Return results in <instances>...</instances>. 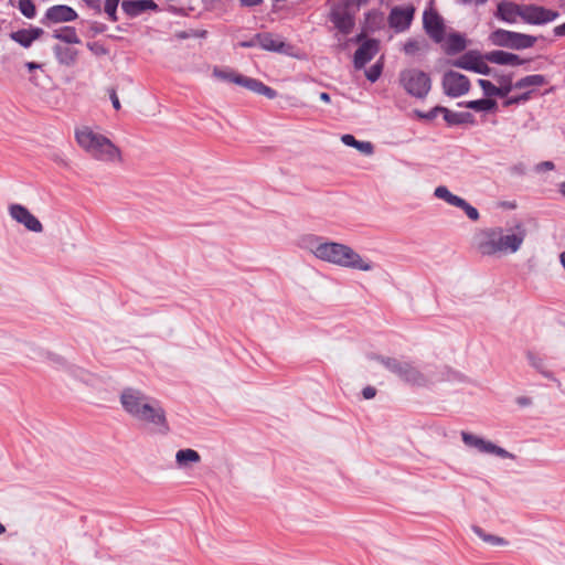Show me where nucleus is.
I'll use <instances>...</instances> for the list:
<instances>
[{
  "instance_id": "nucleus-61",
  "label": "nucleus",
  "mask_w": 565,
  "mask_h": 565,
  "mask_svg": "<svg viewBox=\"0 0 565 565\" xmlns=\"http://www.w3.org/2000/svg\"><path fill=\"white\" fill-rule=\"evenodd\" d=\"M6 532L4 525L0 522V535Z\"/></svg>"
},
{
  "instance_id": "nucleus-3",
  "label": "nucleus",
  "mask_w": 565,
  "mask_h": 565,
  "mask_svg": "<svg viewBox=\"0 0 565 565\" xmlns=\"http://www.w3.org/2000/svg\"><path fill=\"white\" fill-rule=\"evenodd\" d=\"M75 140L78 147L92 159L108 164L122 162V154L107 136L95 130L90 126H79L75 128Z\"/></svg>"
},
{
  "instance_id": "nucleus-14",
  "label": "nucleus",
  "mask_w": 565,
  "mask_h": 565,
  "mask_svg": "<svg viewBox=\"0 0 565 565\" xmlns=\"http://www.w3.org/2000/svg\"><path fill=\"white\" fill-rule=\"evenodd\" d=\"M558 12L535 4H524L522 21L529 24H545L554 21Z\"/></svg>"
},
{
  "instance_id": "nucleus-11",
  "label": "nucleus",
  "mask_w": 565,
  "mask_h": 565,
  "mask_svg": "<svg viewBox=\"0 0 565 565\" xmlns=\"http://www.w3.org/2000/svg\"><path fill=\"white\" fill-rule=\"evenodd\" d=\"M9 215L17 223L24 226L25 230L33 233H42L43 224L40 220L33 215L24 205L19 203H13L8 207Z\"/></svg>"
},
{
  "instance_id": "nucleus-9",
  "label": "nucleus",
  "mask_w": 565,
  "mask_h": 565,
  "mask_svg": "<svg viewBox=\"0 0 565 565\" xmlns=\"http://www.w3.org/2000/svg\"><path fill=\"white\" fill-rule=\"evenodd\" d=\"M153 399L142 391L134 387H127L120 394V404L124 411L135 420L140 417L141 413H145L143 411Z\"/></svg>"
},
{
  "instance_id": "nucleus-30",
  "label": "nucleus",
  "mask_w": 565,
  "mask_h": 565,
  "mask_svg": "<svg viewBox=\"0 0 565 565\" xmlns=\"http://www.w3.org/2000/svg\"><path fill=\"white\" fill-rule=\"evenodd\" d=\"M53 36L57 40H61L68 44H78L81 40L76 33L75 28L73 26H64L58 30H55Z\"/></svg>"
},
{
  "instance_id": "nucleus-50",
  "label": "nucleus",
  "mask_w": 565,
  "mask_h": 565,
  "mask_svg": "<svg viewBox=\"0 0 565 565\" xmlns=\"http://www.w3.org/2000/svg\"><path fill=\"white\" fill-rule=\"evenodd\" d=\"M458 2H460L461 4H473V6H483L484 3L488 2V0H457Z\"/></svg>"
},
{
  "instance_id": "nucleus-26",
  "label": "nucleus",
  "mask_w": 565,
  "mask_h": 565,
  "mask_svg": "<svg viewBox=\"0 0 565 565\" xmlns=\"http://www.w3.org/2000/svg\"><path fill=\"white\" fill-rule=\"evenodd\" d=\"M467 42L463 35L459 33L449 34L445 42V51L447 54H456L463 51Z\"/></svg>"
},
{
  "instance_id": "nucleus-45",
  "label": "nucleus",
  "mask_w": 565,
  "mask_h": 565,
  "mask_svg": "<svg viewBox=\"0 0 565 565\" xmlns=\"http://www.w3.org/2000/svg\"><path fill=\"white\" fill-rule=\"evenodd\" d=\"M554 168H555V166L552 161H543V162H540L539 164H536L535 170L537 172H541V171H550V170H553Z\"/></svg>"
},
{
  "instance_id": "nucleus-20",
  "label": "nucleus",
  "mask_w": 565,
  "mask_h": 565,
  "mask_svg": "<svg viewBox=\"0 0 565 565\" xmlns=\"http://www.w3.org/2000/svg\"><path fill=\"white\" fill-rule=\"evenodd\" d=\"M484 58L493 64L511 66L522 65L525 62L519 55L501 50L486 53Z\"/></svg>"
},
{
  "instance_id": "nucleus-35",
  "label": "nucleus",
  "mask_w": 565,
  "mask_h": 565,
  "mask_svg": "<svg viewBox=\"0 0 565 565\" xmlns=\"http://www.w3.org/2000/svg\"><path fill=\"white\" fill-rule=\"evenodd\" d=\"M426 47V42L424 40H408L404 44V52L407 55H415L419 51Z\"/></svg>"
},
{
  "instance_id": "nucleus-12",
  "label": "nucleus",
  "mask_w": 565,
  "mask_h": 565,
  "mask_svg": "<svg viewBox=\"0 0 565 565\" xmlns=\"http://www.w3.org/2000/svg\"><path fill=\"white\" fill-rule=\"evenodd\" d=\"M443 88L446 95L459 97L469 92L470 82L465 75L449 71L443 77Z\"/></svg>"
},
{
  "instance_id": "nucleus-19",
  "label": "nucleus",
  "mask_w": 565,
  "mask_h": 565,
  "mask_svg": "<svg viewBox=\"0 0 565 565\" xmlns=\"http://www.w3.org/2000/svg\"><path fill=\"white\" fill-rule=\"evenodd\" d=\"M76 19V11L67 6H53L45 12V20L53 23L71 22Z\"/></svg>"
},
{
  "instance_id": "nucleus-60",
  "label": "nucleus",
  "mask_w": 565,
  "mask_h": 565,
  "mask_svg": "<svg viewBox=\"0 0 565 565\" xmlns=\"http://www.w3.org/2000/svg\"><path fill=\"white\" fill-rule=\"evenodd\" d=\"M415 115H416L418 118L425 119V115H426V113H422V111H419V110H415Z\"/></svg>"
},
{
  "instance_id": "nucleus-15",
  "label": "nucleus",
  "mask_w": 565,
  "mask_h": 565,
  "mask_svg": "<svg viewBox=\"0 0 565 565\" xmlns=\"http://www.w3.org/2000/svg\"><path fill=\"white\" fill-rule=\"evenodd\" d=\"M523 6L524 4L502 0L497 4L494 17L507 23H516L518 18L522 20Z\"/></svg>"
},
{
  "instance_id": "nucleus-16",
  "label": "nucleus",
  "mask_w": 565,
  "mask_h": 565,
  "mask_svg": "<svg viewBox=\"0 0 565 565\" xmlns=\"http://www.w3.org/2000/svg\"><path fill=\"white\" fill-rule=\"evenodd\" d=\"M424 28L427 34L437 43L445 39V25L443 19L433 11H425Z\"/></svg>"
},
{
  "instance_id": "nucleus-17",
  "label": "nucleus",
  "mask_w": 565,
  "mask_h": 565,
  "mask_svg": "<svg viewBox=\"0 0 565 565\" xmlns=\"http://www.w3.org/2000/svg\"><path fill=\"white\" fill-rule=\"evenodd\" d=\"M379 43L375 40L363 42L354 53V66L360 70L365 66L377 53Z\"/></svg>"
},
{
  "instance_id": "nucleus-6",
  "label": "nucleus",
  "mask_w": 565,
  "mask_h": 565,
  "mask_svg": "<svg viewBox=\"0 0 565 565\" xmlns=\"http://www.w3.org/2000/svg\"><path fill=\"white\" fill-rule=\"evenodd\" d=\"M213 76L220 81H226L243 86L248 90L258 95L266 96L269 99H274L277 96V93L271 87L265 85L263 82L256 78L244 76L230 68L214 67Z\"/></svg>"
},
{
  "instance_id": "nucleus-49",
  "label": "nucleus",
  "mask_w": 565,
  "mask_h": 565,
  "mask_svg": "<svg viewBox=\"0 0 565 565\" xmlns=\"http://www.w3.org/2000/svg\"><path fill=\"white\" fill-rule=\"evenodd\" d=\"M443 108L444 107H441V106H437L434 109H431L429 113H426L425 119H428V120L434 119L438 113H443Z\"/></svg>"
},
{
  "instance_id": "nucleus-40",
  "label": "nucleus",
  "mask_w": 565,
  "mask_h": 565,
  "mask_svg": "<svg viewBox=\"0 0 565 565\" xmlns=\"http://www.w3.org/2000/svg\"><path fill=\"white\" fill-rule=\"evenodd\" d=\"M120 0H106L105 1V12L107 13L110 21L116 22L117 18V7Z\"/></svg>"
},
{
  "instance_id": "nucleus-18",
  "label": "nucleus",
  "mask_w": 565,
  "mask_h": 565,
  "mask_svg": "<svg viewBox=\"0 0 565 565\" xmlns=\"http://www.w3.org/2000/svg\"><path fill=\"white\" fill-rule=\"evenodd\" d=\"M414 17V9L413 8H394L390 13V25L397 31H404L406 30Z\"/></svg>"
},
{
  "instance_id": "nucleus-29",
  "label": "nucleus",
  "mask_w": 565,
  "mask_h": 565,
  "mask_svg": "<svg viewBox=\"0 0 565 565\" xmlns=\"http://www.w3.org/2000/svg\"><path fill=\"white\" fill-rule=\"evenodd\" d=\"M472 532L481 539L484 543L492 545V546H507L509 542L498 535L487 533L483 529H481L478 525H473L471 527Z\"/></svg>"
},
{
  "instance_id": "nucleus-56",
  "label": "nucleus",
  "mask_w": 565,
  "mask_h": 565,
  "mask_svg": "<svg viewBox=\"0 0 565 565\" xmlns=\"http://www.w3.org/2000/svg\"><path fill=\"white\" fill-rule=\"evenodd\" d=\"M88 7L99 10L98 0H83Z\"/></svg>"
},
{
  "instance_id": "nucleus-36",
  "label": "nucleus",
  "mask_w": 565,
  "mask_h": 565,
  "mask_svg": "<svg viewBox=\"0 0 565 565\" xmlns=\"http://www.w3.org/2000/svg\"><path fill=\"white\" fill-rule=\"evenodd\" d=\"M456 207H459L461 210H463V212L466 213V215L471 220V221H478L479 217H480V214L478 212V210L476 207H473L472 205H470L466 200H463L462 198L460 199V201L458 202L457 206Z\"/></svg>"
},
{
  "instance_id": "nucleus-42",
  "label": "nucleus",
  "mask_w": 565,
  "mask_h": 565,
  "mask_svg": "<svg viewBox=\"0 0 565 565\" xmlns=\"http://www.w3.org/2000/svg\"><path fill=\"white\" fill-rule=\"evenodd\" d=\"M486 62L488 61L484 58V55L481 56L479 62H477L473 72L482 75H489L491 73V68Z\"/></svg>"
},
{
  "instance_id": "nucleus-55",
  "label": "nucleus",
  "mask_w": 565,
  "mask_h": 565,
  "mask_svg": "<svg viewBox=\"0 0 565 565\" xmlns=\"http://www.w3.org/2000/svg\"><path fill=\"white\" fill-rule=\"evenodd\" d=\"M87 46H88L89 50H92L93 52H95L97 54L98 53H105V50L103 47H100V46H97V44H95V43L94 44L88 43Z\"/></svg>"
},
{
  "instance_id": "nucleus-1",
  "label": "nucleus",
  "mask_w": 565,
  "mask_h": 565,
  "mask_svg": "<svg viewBox=\"0 0 565 565\" xmlns=\"http://www.w3.org/2000/svg\"><path fill=\"white\" fill-rule=\"evenodd\" d=\"M526 236L527 230L522 222H515L507 227L484 228L476 236V248L482 256L515 254L521 249Z\"/></svg>"
},
{
  "instance_id": "nucleus-54",
  "label": "nucleus",
  "mask_w": 565,
  "mask_h": 565,
  "mask_svg": "<svg viewBox=\"0 0 565 565\" xmlns=\"http://www.w3.org/2000/svg\"><path fill=\"white\" fill-rule=\"evenodd\" d=\"M255 45H258L257 41H256V36L254 39H252L250 41H244V42L239 43V46H242V47H252Z\"/></svg>"
},
{
  "instance_id": "nucleus-8",
  "label": "nucleus",
  "mask_w": 565,
  "mask_h": 565,
  "mask_svg": "<svg viewBox=\"0 0 565 565\" xmlns=\"http://www.w3.org/2000/svg\"><path fill=\"white\" fill-rule=\"evenodd\" d=\"M145 413H141L140 417L137 418L143 428L148 429L152 434L166 436L170 433V425L168 423L167 414L161 404L153 399Z\"/></svg>"
},
{
  "instance_id": "nucleus-23",
  "label": "nucleus",
  "mask_w": 565,
  "mask_h": 565,
  "mask_svg": "<svg viewBox=\"0 0 565 565\" xmlns=\"http://www.w3.org/2000/svg\"><path fill=\"white\" fill-rule=\"evenodd\" d=\"M43 34L40 28L23 29L11 33V39L24 47L31 46L32 42L38 40Z\"/></svg>"
},
{
  "instance_id": "nucleus-27",
  "label": "nucleus",
  "mask_w": 565,
  "mask_h": 565,
  "mask_svg": "<svg viewBox=\"0 0 565 565\" xmlns=\"http://www.w3.org/2000/svg\"><path fill=\"white\" fill-rule=\"evenodd\" d=\"M481 57L480 53L476 51H469L455 60L452 62V65L459 68L473 71L476 67L477 62H479V58Z\"/></svg>"
},
{
  "instance_id": "nucleus-59",
  "label": "nucleus",
  "mask_w": 565,
  "mask_h": 565,
  "mask_svg": "<svg viewBox=\"0 0 565 565\" xmlns=\"http://www.w3.org/2000/svg\"><path fill=\"white\" fill-rule=\"evenodd\" d=\"M559 192L565 196V181L559 184Z\"/></svg>"
},
{
  "instance_id": "nucleus-32",
  "label": "nucleus",
  "mask_w": 565,
  "mask_h": 565,
  "mask_svg": "<svg viewBox=\"0 0 565 565\" xmlns=\"http://www.w3.org/2000/svg\"><path fill=\"white\" fill-rule=\"evenodd\" d=\"M545 84H546L545 77L543 75L535 74V75H529V76H525V77L519 79L514 84V88L521 89V88H526L530 86H542Z\"/></svg>"
},
{
  "instance_id": "nucleus-38",
  "label": "nucleus",
  "mask_w": 565,
  "mask_h": 565,
  "mask_svg": "<svg viewBox=\"0 0 565 565\" xmlns=\"http://www.w3.org/2000/svg\"><path fill=\"white\" fill-rule=\"evenodd\" d=\"M478 84L481 87V89L487 98L498 96V87L494 84H492L490 81L479 79Z\"/></svg>"
},
{
  "instance_id": "nucleus-58",
  "label": "nucleus",
  "mask_w": 565,
  "mask_h": 565,
  "mask_svg": "<svg viewBox=\"0 0 565 565\" xmlns=\"http://www.w3.org/2000/svg\"><path fill=\"white\" fill-rule=\"evenodd\" d=\"M25 66L28 67L29 71H34L40 67V65L34 62H28Z\"/></svg>"
},
{
  "instance_id": "nucleus-41",
  "label": "nucleus",
  "mask_w": 565,
  "mask_h": 565,
  "mask_svg": "<svg viewBox=\"0 0 565 565\" xmlns=\"http://www.w3.org/2000/svg\"><path fill=\"white\" fill-rule=\"evenodd\" d=\"M381 73H382V65L377 63V64H374L373 66H371L365 72V76L370 82L374 83L379 79V77L381 76Z\"/></svg>"
},
{
  "instance_id": "nucleus-28",
  "label": "nucleus",
  "mask_w": 565,
  "mask_h": 565,
  "mask_svg": "<svg viewBox=\"0 0 565 565\" xmlns=\"http://www.w3.org/2000/svg\"><path fill=\"white\" fill-rule=\"evenodd\" d=\"M201 456L194 449H181L175 454V461L180 468L188 467L191 463H198Z\"/></svg>"
},
{
  "instance_id": "nucleus-52",
  "label": "nucleus",
  "mask_w": 565,
  "mask_h": 565,
  "mask_svg": "<svg viewBox=\"0 0 565 565\" xmlns=\"http://www.w3.org/2000/svg\"><path fill=\"white\" fill-rule=\"evenodd\" d=\"M239 2L244 7H256L259 6L263 0H239Z\"/></svg>"
},
{
  "instance_id": "nucleus-53",
  "label": "nucleus",
  "mask_w": 565,
  "mask_h": 565,
  "mask_svg": "<svg viewBox=\"0 0 565 565\" xmlns=\"http://www.w3.org/2000/svg\"><path fill=\"white\" fill-rule=\"evenodd\" d=\"M554 34L556 36H565V22L554 28Z\"/></svg>"
},
{
  "instance_id": "nucleus-24",
  "label": "nucleus",
  "mask_w": 565,
  "mask_h": 565,
  "mask_svg": "<svg viewBox=\"0 0 565 565\" xmlns=\"http://www.w3.org/2000/svg\"><path fill=\"white\" fill-rule=\"evenodd\" d=\"M53 52L58 61V63L72 66L75 64L78 52L75 49L68 47V46H62V45H55L53 47Z\"/></svg>"
},
{
  "instance_id": "nucleus-37",
  "label": "nucleus",
  "mask_w": 565,
  "mask_h": 565,
  "mask_svg": "<svg viewBox=\"0 0 565 565\" xmlns=\"http://www.w3.org/2000/svg\"><path fill=\"white\" fill-rule=\"evenodd\" d=\"M19 10L21 11V13L29 18V19H32L34 18L35 15V6L33 3L32 0H20L19 1Z\"/></svg>"
},
{
  "instance_id": "nucleus-46",
  "label": "nucleus",
  "mask_w": 565,
  "mask_h": 565,
  "mask_svg": "<svg viewBox=\"0 0 565 565\" xmlns=\"http://www.w3.org/2000/svg\"><path fill=\"white\" fill-rule=\"evenodd\" d=\"M341 140L342 142L345 145V146H349V147H353L355 148L356 145V139L352 136V135H343L341 137Z\"/></svg>"
},
{
  "instance_id": "nucleus-22",
  "label": "nucleus",
  "mask_w": 565,
  "mask_h": 565,
  "mask_svg": "<svg viewBox=\"0 0 565 565\" xmlns=\"http://www.w3.org/2000/svg\"><path fill=\"white\" fill-rule=\"evenodd\" d=\"M256 41L266 51L281 52L285 47V42L280 36L271 33H259L256 35Z\"/></svg>"
},
{
  "instance_id": "nucleus-47",
  "label": "nucleus",
  "mask_w": 565,
  "mask_h": 565,
  "mask_svg": "<svg viewBox=\"0 0 565 565\" xmlns=\"http://www.w3.org/2000/svg\"><path fill=\"white\" fill-rule=\"evenodd\" d=\"M109 97H110V100H111V104H113V107L116 109V110H119L121 105H120V102H119V98L117 96V93L115 89H111L110 93H109Z\"/></svg>"
},
{
  "instance_id": "nucleus-13",
  "label": "nucleus",
  "mask_w": 565,
  "mask_h": 565,
  "mask_svg": "<svg viewBox=\"0 0 565 565\" xmlns=\"http://www.w3.org/2000/svg\"><path fill=\"white\" fill-rule=\"evenodd\" d=\"M330 20L339 32L345 35L351 33L354 26V18L353 12H351V7L344 3L332 7L330 11Z\"/></svg>"
},
{
  "instance_id": "nucleus-51",
  "label": "nucleus",
  "mask_w": 565,
  "mask_h": 565,
  "mask_svg": "<svg viewBox=\"0 0 565 565\" xmlns=\"http://www.w3.org/2000/svg\"><path fill=\"white\" fill-rule=\"evenodd\" d=\"M344 4L349 7H356L359 8L362 4H365L369 0H343Z\"/></svg>"
},
{
  "instance_id": "nucleus-34",
  "label": "nucleus",
  "mask_w": 565,
  "mask_h": 565,
  "mask_svg": "<svg viewBox=\"0 0 565 565\" xmlns=\"http://www.w3.org/2000/svg\"><path fill=\"white\" fill-rule=\"evenodd\" d=\"M498 96L505 97L514 88V84H512L511 75H502L498 77Z\"/></svg>"
},
{
  "instance_id": "nucleus-48",
  "label": "nucleus",
  "mask_w": 565,
  "mask_h": 565,
  "mask_svg": "<svg viewBox=\"0 0 565 565\" xmlns=\"http://www.w3.org/2000/svg\"><path fill=\"white\" fill-rule=\"evenodd\" d=\"M362 394L365 399H371L375 396L376 390L372 386H366L363 388Z\"/></svg>"
},
{
  "instance_id": "nucleus-7",
  "label": "nucleus",
  "mask_w": 565,
  "mask_h": 565,
  "mask_svg": "<svg viewBox=\"0 0 565 565\" xmlns=\"http://www.w3.org/2000/svg\"><path fill=\"white\" fill-rule=\"evenodd\" d=\"M488 40L493 46L520 51L534 46L537 38L525 33L495 29L489 34Z\"/></svg>"
},
{
  "instance_id": "nucleus-25",
  "label": "nucleus",
  "mask_w": 565,
  "mask_h": 565,
  "mask_svg": "<svg viewBox=\"0 0 565 565\" xmlns=\"http://www.w3.org/2000/svg\"><path fill=\"white\" fill-rule=\"evenodd\" d=\"M526 359L531 366H533L535 370H537L546 379L554 380L557 383V386L561 387V382L555 380L552 374L547 370V365L545 360L536 354L535 352L527 351L526 352Z\"/></svg>"
},
{
  "instance_id": "nucleus-33",
  "label": "nucleus",
  "mask_w": 565,
  "mask_h": 565,
  "mask_svg": "<svg viewBox=\"0 0 565 565\" xmlns=\"http://www.w3.org/2000/svg\"><path fill=\"white\" fill-rule=\"evenodd\" d=\"M434 195L437 199L444 200L448 204L452 206H457L458 202L460 201V196L452 194L447 186L439 185L435 189Z\"/></svg>"
},
{
  "instance_id": "nucleus-5",
  "label": "nucleus",
  "mask_w": 565,
  "mask_h": 565,
  "mask_svg": "<svg viewBox=\"0 0 565 565\" xmlns=\"http://www.w3.org/2000/svg\"><path fill=\"white\" fill-rule=\"evenodd\" d=\"M398 83L408 95L418 99L425 98L431 88L430 76L415 67L403 70Z\"/></svg>"
},
{
  "instance_id": "nucleus-21",
  "label": "nucleus",
  "mask_w": 565,
  "mask_h": 565,
  "mask_svg": "<svg viewBox=\"0 0 565 565\" xmlns=\"http://www.w3.org/2000/svg\"><path fill=\"white\" fill-rule=\"evenodd\" d=\"M158 8L153 0H124L121 9L129 17H137L147 10H156Z\"/></svg>"
},
{
  "instance_id": "nucleus-39",
  "label": "nucleus",
  "mask_w": 565,
  "mask_h": 565,
  "mask_svg": "<svg viewBox=\"0 0 565 565\" xmlns=\"http://www.w3.org/2000/svg\"><path fill=\"white\" fill-rule=\"evenodd\" d=\"M443 114L444 119L450 125H458L463 122V114L452 113L445 107L443 108ZM466 116H469V114H466Z\"/></svg>"
},
{
  "instance_id": "nucleus-10",
  "label": "nucleus",
  "mask_w": 565,
  "mask_h": 565,
  "mask_svg": "<svg viewBox=\"0 0 565 565\" xmlns=\"http://www.w3.org/2000/svg\"><path fill=\"white\" fill-rule=\"evenodd\" d=\"M461 439L466 446L477 449L481 454L493 455L504 459H513L514 456L490 440L483 439L471 433L461 431Z\"/></svg>"
},
{
  "instance_id": "nucleus-57",
  "label": "nucleus",
  "mask_w": 565,
  "mask_h": 565,
  "mask_svg": "<svg viewBox=\"0 0 565 565\" xmlns=\"http://www.w3.org/2000/svg\"><path fill=\"white\" fill-rule=\"evenodd\" d=\"M319 98L324 103H330L331 100L330 95L324 92L320 93Z\"/></svg>"
},
{
  "instance_id": "nucleus-2",
  "label": "nucleus",
  "mask_w": 565,
  "mask_h": 565,
  "mask_svg": "<svg viewBox=\"0 0 565 565\" xmlns=\"http://www.w3.org/2000/svg\"><path fill=\"white\" fill-rule=\"evenodd\" d=\"M305 247L318 259L342 268L360 271H371L374 268L370 259L342 243L327 242L316 236H309L305 239Z\"/></svg>"
},
{
  "instance_id": "nucleus-31",
  "label": "nucleus",
  "mask_w": 565,
  "mask_h": 565,
  "mask_svg": "<svg viewBox=\"0 0 565 565\" xmlns=\"http://www.w3.org/2000/svg\"><path fill=\"white\" fill-rule=\"evenodd\" d=\"M465 107L476 111H491L497 108V102L492 98H482L467 102Z\"/></svg>"
},
{
  "instance_id": "nucleus-44",
  "label": "nucleus",
  "mask_w": 565,
  "mask_h": 565,
  "mask_svg": "<svg viewBox=\"0 0 565 565\" xmlns=\"http://www.w3.org/2000/svg\"><path fill=\"white\" fill-rule=\"evenodd\" d=\"M530 98V92L527 93H524L520 96H516V97H511V98H508L505 102H504V106H510V105H513V104H518V103H521V102H525Z\"/></svg>"
},
{
  "instance_id": "nucleus-4",
  "label": "nucleus",
  "mask_w": 565,
  "mask_h": 565,
  "mask_svg": "<svg viewBox=\"0 0 565 565\" xmlns=\"http://www.w3.org/2000/svg\"><path fill=\"white\" fill-rule=\"evenodd\" d=\"M376 360L401 380L412 385L424 386L445 380V367L443 366L427 364L418 367L411 362L395 358L377 356Z\"/></svg>"
},
{
  "instance_id": "nucleus-43",
  "label": "nucleus",
  "mask_w": 565,
  "mask_h": 565,
  "mask_svg": "<svg viewBox=\"0 0 565 565\" xmlns=\"http://www.w3.org/2000/svg\"><path fill=\"white\" fill-rule=\"evenodd\" d=\"M356 145L358 146H355V149H358L360 152L367 154V156L373 153L374 147L371 142L358 140Z\"/></svg>"
}]
</instances>
